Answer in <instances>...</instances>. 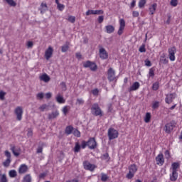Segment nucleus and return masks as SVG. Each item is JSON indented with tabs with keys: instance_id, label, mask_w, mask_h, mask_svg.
<instances>
[{
	"instance_id": "obj_1",
	"label": "nucleus",
	"mask_w": 182,
	"mask_h": 182,
	"mask_svg": "<svg viewBox=\"0 0 182 182\" xmlns=\"http://www.w3.org/2000/svg\"><path fill=\"white\" fill-rule=\"evenodd\" d=\"M129 173L127 174V178L129 180L134 177V174L137 171V166L136 164H132L129 166Z\"/></svg>"
},
{
	"instance_id": "obj_2",
	"label": "nucleus",
	"mask_w": 182,
	"mask_h": 182,
	"mask_svg": "<svg viewBox=\"0 0 182 182\" xmlns=\"http://www.w3.org/2000/svg\"><path fill=\"white\" fill-rule=\"evenodd\" d=\"M91 111L94 116H100V117L103 116V114H102V109H100V107H99V104L97 103L92 105L91 107Z\"/></svg>"
},
{
	"instance_id": "obj_3",
	"label": "nucleus",
	"mask_w": 182,
	"mask_h": 182,
	"mask_svg": "<svg viewBox=\"0 0 182 182\" xmlns=\"http://www.w3.org/2000/svg\"><path fill=\"white\" fill-rule=\"evenodd\" d=\"M108 137L109 140H114V139H117L119 137V132L114 128H109L108 129Z\"/></svg>"
},
{
	"instance_id": "obj_4",
	"label": "nucleus",
	"mask_w": 182,
	"mask_h": 182,
	"mask_svg": "<svg viewBox=\"0 0 182 182\" xmlns=\"http://www.w3.org/2000/svg\"><path fill=\"white\" fill-rule=\"evenodd\" d=\"M176 124H177V123H176V121L174 120H172L169 123H167L165 125L166 133H168V134H170V133L173 132V129H174V127H176Z\"/></svg>"
},
{
	"instance_id": "obj_5",
	"label": "nucleus",
	"mask_w": 182,
	"mask_h": 182,
	"mask_svg": "<svg viewBox=\"0 0 182 182\" xmlns=\"http://www.w3.org/2000/svg\"><path fill=\"white\" fill-rule=\"evenodd\" d=\"M83 67L90 68V70H92V72H96V70H97V65H96V63L90 60H87L83 63Z\"/></svg>"
},
{
	"instance_id": "obj_6",
	"label": "nucleus",
	"mask_w": 182,
	"mask_h": 182,
	"mask_svg": "<svg viewBox=\"0 0 182 182\" xmlns=\"http://www.w3.org/2000/svg\"><path fill=\"white\" fill-rule=\"evenodd\" d=\"M87 143V147L90 150H95V149L97 147V143L96 142V139L95 138H90Z\"/></svg>"
},
{
	"instance_id": "obj_7",
	"label": "nucleus",
	"mask_w": 182,
	"mask_h": 182,
	"mask_svg": "<svg viewBox=\"0 0 182 182\" xmlns=\"http://www.w3.org/2000/svg\"><path fill=\"white\" fill-rule=\"evenodd\" d=\"M176 96H177V94H176V92L166 95L165 102L167 105L173 103V100L176 99Z\"/></svg>"
},
{
	"instance_id": "obj_8",
	"label": "nucleus",
	"mask_w": 182,
	"mask_h": 182,
	"mask_svg": "<svg viewBox=\"0 0 182 182\" xmlns=\"http://www.w3.org/2000/svg\"><path fill=\"white\" fill-rule=\"evenodd\" d=\"M14 113L16 115V119L21 122L22 120V114H23L22 107H17L14 110Z\"/></svg>"
},
{
	"instance_id": "obj_9",
	"label": "nucleus",
	"mask_w": 182,
	"mask_h": 182,
	"mask_svg": "<svg viewBox=\"0 0 182 182\" xmlns=\"http://www.w3.org/2000/svg\"><path fill=\"white\" fill-rule=\"evenodd\" d=\"M83 167L85 170H89V171H95V168H96L95 164H90L88 161H85L83 162Z\"/></svg>"
},
{
	"instance_id": "obj_10",
	"label": "nucleus",
	"mask_w": 182,
	"mask_h": 182,
	"mask_svg": "<svg viewBox=\"0 0 182 182\" xmlns=\"http://www.w3.org/2000/svg\"><path fill=\"white\" fill-rule=\"evenodd\" d=\"M107 79L109 82H113L116 79L115 72L113 68H110L107 71Z\"/></svg>"
},
{
	"instance_id": "obj_11",
	"label": "nucleus",
	"mask_w": 182,
	"mask_h": 182,
	"mask_svg": "<svg viewBox=\"0 0 182 182\" xmlns=\"http://www.w3.org/2000/svg\"><path fill=\"white\" fill-rule=\"evenodd\" d=\"M176 47L168 48V56L171 62H174V60H176Z\"/></svg>"
},
{
	"instance_id": "obj_12",
	"label": "nucleus",
	"mask_w": 182,
	"mask_h": 182,
	"mask_svg": "<svg viewBox=\"0 0 182 182\" xmlns=\"http://www.w3.org/2000/svg\"><path fill=\"white\" fill-rule=\"evenodd\" d=\"M5 156L7 159L3 163V166L4 167H9V165L11 164V152H9V151H5Z\"/></svg>"
},
{
	"instance_id": "obj_13",
	"label": "nucleus",
	"mask_w": 182,
	"mask_h": 182,
	"mask_svg": "<svg viewBox=\"0 0 182 182\" xmlns=\"http://www.w3.org/2000/svg\"><path fill=\"white\" fill-rule=\"evenodd\" d=\"M119 28L118 30V35L120 36L123 33V31H124V27L126 26V21H124V19L121 18L119 20Z\"/></svg>"
},
{
	"instance_id": "obj_14",
	"label": "nucleus",
	"mask_w": 182,
	"mask_h": 182,
	"mask_svg": "<svg viewBox=\"0 0 182 182\" xmlns=\"http://www.w3.org/2000/svg\"><path fill=\"white\" fill-rule=\"evenodd\" d=\"M52 55H53V48L49 46L45 52V58L46 60H49V59L52 58Z\"/></svg>"
},
{
	"instance_id": "obj_15",
	"label": "nucleus",
	"mask_w": 182,
	"mask_h": 182,
	"mask_svg": "<svg viewBox=\"0 0 182 182\" xmlns=\"http://www.w3.org/2000/svg\"><path fill=\"white\" fill-rule=\"evenodd\" d=\"M100 58L101 59H107L109 58V54L107 51L104 48H100Z\"/></svg>"
},
{
	"instance_id": "obj_16",
	"label": "nucleus",
	"mask_w": 182,
	"mask_h": 182,
	"mask_svg": "<svg viewBox=\"0 0 182 182\" xmlns=\"http://www.w3.org/2000/svg\"><path fill=\"white\" fill-rule=\"evenodd\" d=\"M156 161L158 165L163 166V164H164V156L163 154H159L156 157Z\"/></svg>"
},
{
	"instance_id": "obj_17",
	"label": "nucleus",
	"mask_w": 182,
	"mask_h": 182,
	"mask_svg": "<svg viewBox=\"0 0 182 182\" xmlns=\"http://www.w3.org/2000/svg\"><path fill=\"white\" fill-rule=\"evenodd\" d=\"M28 170V166L26 164H22L18 168L19 174H25Z\"/></svg>"
},
{
	"instance_id": "obj_18",
	"label": "nucleus",
	"mask_w": 182,
	"mask_h": 182,
	"mask_svg": "<svg viewBox=\"0 0 182 182\" xmlns=\"http://www.w3.org/2000/svg\"><path fill=\"white\" fill-rule=\"evenodd\" d=\"M140 87V83L139 82H135L129 88V92H133L134 90H137Z\"/></svg>"
},
{
	"instance_id": "obj_19",
	"label": "nucleus",
	"mask_w": 182,
	"mask_h": 182,
	"mask_svg": "<svg viewBox=\"0 0 182 182\" xmlns=\"http://www.w3.org/2000/svg\"><path fill=\"white\" fill-rule=\"evenodd\" d=\"M40 80H42L43 82H45L46 83H48L50 80V77L48 75V74L44 73L41 76H40Z\"/></svg>"
},
{
	"instance_id": "obj_20",
	"label": "nucleus",
	"mask_w": 182,
	"mask_h": 182,
	"mask_svg": "<svg viewBox=\"0 0 182 182\" xmlns=\"http://www.w3.org/2000/svg\"><path fill=\"white\" fill-rule=\"evenodd\" d=\"M178 178V173L177 171H172V173L170 175L171 181H176Z\"/></svg>"
},
{
	"instance_id": "obj_21",
	"label": "nucleus",
	"mask_w": 182,
	"mask_h": 182,
	"mask_svg": "<svg viewBox=\"0 0 182 182\" xmlns=\"http://www.w3.org/2000/svg\"><path fill=\"white\" fill-rule=\"evenodd\" d=\"M70 45V43L69 42H65V43L61 46V52L63 53H65V52H68L69 50V46Z\"/></svg>"
},
{
	"instance_id": "obj_22",
	"label": "nucleus",
	"mask_w": 182,
	"mask_h": 182,
	"mask_svg": "<svg viewBox=\"0 0 182 182\" xmlns=\"http://www.w3.org/2000/svg\"><path fill=\"white\" fill-rule=\"evenodd\" d=\"M73 130L75 129L72 125L66 127L65 130V134H67L68 136H69V134H72V133H73Z\"/></svg>"
},
{
	"instance_id": "obj_23",
	"label": "nucleus",
	"mask_w": 182,
	"mask_h": 182,
	"mask_svg": "<svg viewBox=\"0 0 182 182\" xmlns=\"http://www.w3.org/2000/svg\"><path fill=\"white\" fill-rule=\"evenodd\" d=\"M105 31L107 33H113V32H114V26L112 25L106 26Z\"/></svg>"
},
{
	"instance_id": "obj_24",
	"label": "nucleus",
	"mask_w": 182,
	"mask_h": 182,
	"mask_svg": "<svg viewBox=\"0 0 182 182\" xmlns=\"http://www.w3.org/2000/svg\"><path fill=\"white\" fill-rule=\"evenodd\" d=\"M40 11L41 14H45L48 11V4L46 3H41Z\"/></svg>"
},
{
	"instance_id": "obj_25",
	"label": "nucleus",
	"mask_w": 182,
	"mask_h": 182,
	"mask_svg": "<svg viewBox=\"0 0 182 182\" xmlns=\"http://www.w3.org/2000/svg\"><path fill=\"white\" fill-rule=\"evenodd\" d=\"M57 116H59V112L58 111L53 112L52 113L48 114V119L52 120V119H56Z\"/></svg>"
},
{
	"instance_id": "obj_26",
	"label": "nucleus",
	"mask_w": 182,
	"mask_h": 182,
	"mask_svg": "<svg viewBox=\"0 0 182 182\" xmlns=\"http://www.w3.org/2000/svg\"><path fill=\"white\" fill-rule=\"evenodd\" d=\"M156 9H157V4H154L149 6V12L151 15H154V12H156Z\"/></svg>"
},
{
	"instance_id": "obj_27",
	"label": "nucleus",
	"mask_w": 182,
	"mask_h": 182,
	"mask_svg": "<svg viewBox=\"0 0 182 182\" xmlns=\"http://www.w3.org/2000/svg\"><path fill=\"white\" fill-rule=\"evenodd\" d=\"M151 119V114L150 112H146L144 117L145 123H150Z\"/></svg>"
},
{
	"instance_id": "obj_28",
	"label": "nucleus",
	"mask_w": 182,
	"mask_h": 182,
	"mask_svg": "<svg viewBox=\"0 0 182 182\" xmlns=\"http://www.w3.org/2000/svg\"><path fill=\"white\" fill-rule=\"evenodd\" d=\"M23 182H32L31 174H27L23 177Z\"/></svg>"
},
{
	"instance_id": "obj_29",
	"label": "nucleus",
	"mask_w": 182,
	"mask_h": 182,
	"mask_svg": "<svg viewBox=\"0 0 182 182\" xmlns=\"http://www.w3.org/2000/svg\"><path fill=\"white\" fill-rule=\"evenodd\" d=\"M160 62L163 65H167V63H168V60L166 58V55H161L160 58Z\"/></svg>"
},
{
	"instance_id": "obj_30",
	"label": "nucleus",
	"mask_w": 182,
	"mask_h": 182,
	"mask_svg": "<svg viewBox=\"0 0 182 182\" xmlns=\"http://www.w3.org/2000/svg\"><path fill=\"white\" fill-rule=\"evenodd\" d=\"M172 171H177V168L180 167V164L175 162L172 164Z\"/></svg>"
},
{
	"instance_id": "obj_31",
	"label": "nucleus",
	"mask_w": 182,
	"mask_h": 182,
	"mask_svg": "<svg viewBox=\"0 0 182 182\" xmlns=\"http://www.w3.org/2000/svg\"><path fill=\"white\" fill-rule=\"evenodd\" d=\"M45 146V143H41L37 149L36 153L39 154V153H42V151H43V146Z\"/></svg>"
},
{
	"instance_id": "obj_32",
	"label": "nucleus",
	"mask_w": 182,
	"mask_h": 182,
	"mask_svg": "<svg viewBox=\"0 0 182 182\" xmlns=\"http://www.w3.org/2000/svg\"><path fill=\"white\" fill-rule=\"evenodd\" d=\"M9 174V177H11V178H14L18 176V174L16 173V171L15 170H11Z\"/></svg>"
},
{
	"instance_id": "obj_33",
	"label": "nucleus",
	"mask_w": 182,
	"mask_h": 182,
	"mask_svg": "<svg viewBox=\"0 0 182 182\" xmlns=\"http://www.w3.org/2000/svg\"><path fill=\"white\" fill-rule=\"evenodd\" d=\"M109 180V176L106 173H101V181L106 182Z\"/></svg>"
},
{
	"instance_id": "obj_34",
	"label": "nucleus",
	"mask_w": 182,
	"mask_h": 182,
	"mask_svg": "<svg viewBox=\"0 0 182 182\" xmlns=\"http://www.w3.org/2000/svg\"><path fill=\"white\" fill-rule=\"evenodd\" d=\"M11 150L13 153V154H14V156H16V157H18V156H19V152H18V150L15 149V146H11Z\"/></svg>"
},
{
	"instance_id": "obj_35",
	"label": "nucleus",
	"mask_w": 182,
	"mask_h": 182,
	"mask_svg": "<svg viewBox=\"0 0 182 182\" xmlns=\"http://www.w3.org/2000/svg\"><path fill=\"white\" fill-rule=\"evenodd\" d=\"M56 100L58 103H65V100L63 99V97L60 95L57 96Z\"/></svg>"
},
{
	"instance_id": "obj_36",
	"label": "nucleus",
	"mask_w": 182,
	"mask_h": 182,
	"mask_svg": "<svg viewBox=\"0 0 182 182\" xmlns=\"http://www.w3.org/2000/svg\"><path fill=\"white\" fill-rule=\"evenodd\" d=\"M6 2H7L10 6H16V2H15L14 0H6Z\"/></svg>"
},
{
	"instance_id": "obj_37",
	"label": "nucleus",
	"mask_w": 182,
	"mask_h": 182,
	"mask_svg": "<svg viewBox=\"0 0 182 182\" xmlns=\"http://www.w3.org/2000/svg\"><path fill=\"white\" fill-rule=\"evenodd\" d=\"M48 107H49V105L43 104L39 107V110H41V112H45V109H48Z\"/></svg>"
},
{
	"instance_id": "obj_38",
	"label": "nucleus",
	"mask_w": 182,
	"mask_h": 182,
	"mask_svg": "<svg viewBox=\"0 0 182 182\" xmlns=\"http://www.w3.org/2000/svg\"><path fill=\"white\" fill-rule=\"evenodd\" d=\"M159 82H156L152 85L153 90H159Z\"/></svg>"
},
{
	"instance_id": "obj_39",
	"label": "nucleus",
	"mask_w": 182,
	"mask_h": 182,
	"mask_svg": "<svg viewBox=\"0 0 182 182\" xmlns=\"http://www.w3.org/2000/svg\"><path fill=\"white\" fill-rule=\"evenodd\" d=\"M74 151L75 153H79V151H80V145H79L78 143L75 144Z\"/></svg>"
},
{
	"instance_id": "obj_40",
	"label": "nucleus",
	"mask_w": 182,
	"mask_h": 182,
	"mask_svg": "<svg viewBox=\"0 0 182 182\" xmlns=\"http://www.w3.org/2000/svg\"><path fill=\"white\" fill-rule=\"evenodd\" d=\"M105 11L103 10H94V15H103Z\"/></svg>"
},
{
	"instance_id": "obj_41",
	"label": "nucleus",
	"mask_w": 182,
	"mask_h": 182,
	"mask_svg": "<svg viewBox=\"0 0 182 182\" xmlns=\"http://www.w3.org/2000/svg\"><path fill=\"white\" fill-rule=\"evenodd\" d=\"M73 134L75 136V137H80V132L77 129H74L73 131Z\"/></svg>"
},
{
	"instance_id": "obj_42",
	"label": "nucleus",
	"mask_w": 182,
	"mask_h": 182,
	"mask_svg": "<svg viewBox=\"0 0 182 182\" xmlns=\"http://www.w3.org/2000/svg\"><path fill=\"white\" fill-rule=\"evenodd\" d=\"M0 182H8V179L6 178V175L3 174L0 178Z\"/></svg>"
},
{
	"instance_id": "obj_43",
	"label": "nucleus",
	"mask_w": 182,
	"mask_h": 182,
	"mask_svg": "<svg viewBox=\"0 0 182 182\" xmlns=\"http://www.w3.org/2000/svg\"><path fill=\"white\" fill-rule=\"evenodd\" d=\"M160 106V102L159 101H156L153 105H152V109H158V107Z\"/></svg>"
},
{
	"instance_id": "obj_44",
	"label": "nucleus",
	"mask_w": 182,
	"mask_h": 182,
	"mask_svg": "<svg viewBox=\"0 0 182 182\" xmlns=\"http://www.w3.org/2000/svg\"><path fill=\"white\" fill-rule=\"evenodd\" d=\"M68 21H69V22H71V23H75V22L76 21V17L70 16L68 17Z\"/></svg>"
},
{
	"instance_id": "obj_45",
	"label": "nucleus",
	"mask_w": 182,
	"mask_h": 182,
	"mask_svg": "<svg viewBox=\"0 0 182 182\" xmlns=\"http://www.w3.org/2000/svg\"><path fill=\"white\" fill-rule=\"evenodd\" d=\"M146 5V0H140L139 2V8H143Z\"/></svg>"
},
{
	"instance_id": "obj_46",
	"label": "nucleus",
	"mask_w": 182,
	"mask_h": 182,
	"mask_svg": "<svg viewBox=\"0 0 182 182\" xmlns=\"http://www.w3.org/2000/svg\"><path fill=\"white\" fill-rule=\"evenodd\" d=\"M149 77H154V68H151L149 73Z\"/></svg>"
},
{
	"instance_id": "obj_47",
	"label": "nucleus",
	"mask_w": 182,
	"mask_h": 182,
	"mask_svg": "<svg viewBox=\"0 0 182 182\" xmlns=\"http://www.w3.org/2000/svg\"><path fill=\"white\" fill-rule=\"evenodd\" d=\"M102 159L104 160H107V161H109V160H110V157H109V154L108 153H105L102 155Z\"/></svg>"
},
{
	"instance_id": "obj_48",
	"label": "nucleus",
	"mask_w": 182,
	"mask_h": 182,
	"mask_svg": "<svg viewBox=\"0 0 182 182\" xmlns=\"http://www.w3.org/2000/svg\"><path fill=\"white\" fill-rule=\"evenodd\" d=\"M5 95H6V92H5L4 91H0V100H4Z\"/></svg>"
},
{
	"instance_id": "obj_49",
	"label": "nucleus",
	"mask_w": 182,
	"mask_h": 182,
	"mask_svg": "<svg viewBox=\"0 0 182 182\" xmlns=\"http://www.w3.org/2000/svg\"><path fill=\"white\" fill-rule=\"evenodd\" d=\"M68 108H69V107H68V106H65L63 108V113L65 114V116H66V114H68V112H69Z\"/></svg>"
},
{
	"instance_id": "obj_50",
	"label": "nucleus",
	"mask_w": 182,
	"mask_h": 182,
	"mask_svg": "<svg viewBox=\"0 0 182 182\" xmlns=\"http://www.w3.org/2000/svg\"><path fill=\"white\" fill-rule=\"evenodd\" d=\"M108 109L107 112L108 113H112V112H113V106L112 105V104H108L107 105Z\"/></svg>"
},
{
	"instance_id": "obj_51",
	"label": "nucleus",
	"mask_w": 182,
	"mask_h": 182,
	"mask_svg": "<svg viewBox=\"0 0 182 182\" xmlns=\"http://www.w3.org/2000/svg\"><path fill=\"white\" fill-rule=\"evenodd\" d=\"M139 52H141V53H143V52H146V46L145 45H142L140 46L139 49Z\"/></svg>"
},
{
	"instance_id": "obj_52",
	"label": "nucleus",
	"mask_w": 182,
	"mask_h": 182,
	"mask_svg": "<svg viewBox=\"0 0 182 182\" xmlns=\"http://www.w3.org/2000/svg\"><path fill=\"white\" fill-rule=\"evenodd\" d=\"M85 15L87 16H89V15H95V10H88L86 13Z\"/></svg>"
},
{
	"instance_id": "obj_53",
	"label": "nucleus",
	"mask_w": 182,
	"mask_h": 182,
	"mask_svg": "<svg viewBox=\"0 0 182 182\" xmlns=\"http://www.w3.org/2000/svg\"><path fill=\"white\" fill-rule=\"evenodd\" d=\"M98 23H102L103 22V21H105V16H100L98 17Z\"/></svg>"
},
{
	"instance_id": "obj_54",
	"label": "nucleus",
	"mask_w": 182,
	"mask_h": 182,
	"mask_svg": "<svg viewBox=\"0 0 182 182\" xmlns=\"http://www.w3.org/2000/svg\"><path fill=\"white\" fill-rule=\"evenodd\" d=\"M87 146V141H82V143H81L82 149H86Z\"/></svg>"
},
{
	"instance_id": "obj_55",
	"label": "nucleus",
	"mask_w": 182,
	"mask_h": 182,
	"mask_svg": "<svg viewBox=\"0 0 182 182\" xmlns=\"http://www.w3.org/2000/svg\"><path fill=\"white\" fill-rule=\"evenodd\" d=\"M60 86H61L63 90H64V91L66 90V89H67V88H66V82H62L60 83Z\"/></svg>"
},
{
	"instance_id": "obj_56",
	"label": "nucleus",
	"mask_w": 182,
	"mask_h": 182,
	"mask_svg": "<svg viewBox=\"0 0 182 182\" xmlns=\"http://www.w3.org/2000/svg\"><path fill=\"white\" fill-rule=\"evenodd\" d=\"M58 8L59 11H63L65 9V5L58 4Z\"/></svg>"
},
{
	"instance_id": "obj_57",
	"label": "nucleus",
	"mask_w": 182,
	"mask_h": 182,
	"mask_svg": "<svg viewBox=\"0 0 182 182\" xmlns=\"http://www.w3.org/2000/svg\"><path fill=\"white\" fill-rule=\"evenodd\" d=\"M167 16H168V19L166 21V23H167V25H170V21H171V15L168 14Z\"/></svg>"
},
{
	"instance_id": "obj_58",
	"label": "nucleus",
	"mask_w": 182,
	"mask_h": 182,
	"mask_svg": "<svg viewBox=\"0 0 182 182\" xmlns=\"http://www.w3.org/2000/svg\"><path fill=\"white\" fill-rule=\"evenodd\" d=\"M165 157L166 159H170V151L168 150L165 151Z\"/></svg>"
},
{
	"instance_id": "obj_59",
	"label": "nucleus",
	"mask_w": 182,
	"mask_h": 182,
	"mask_svg": "<svg viewBox=\"0 0 182 182\" xmlns=\"http://www.w3.org/2000/svg\"><path fill=\"white\" fill-rule=\"evenodd\" d=\"M83 103H85V101L82 99H77V105H83Z\"/></svg>"
},
{
	"instance_id": "obj_60",
	"label": "nucleus",
	"mask_w": 182,
	"mask_h": 182,
	"mask_svg": "<svg viewBox=\"0 0 182 182\" xmlns=\"http://www.w3.org/2000/svg\"><path fill=\"white\" fill-rule=\"evenodd\" d=\"M171 5L172 6H176L177 5V0H171Z\"/></svg>"
},
{
	"instance_id": "obj_61",
	"label": "nucleus",
	"mask_w": 182,
	"mask_h": 182,
	"mask_svg": "<svg viewBox=\"0 0 182 182\" xmlns=\"http://www.w3.org/2000/svg\"><path fill=\"white\" fill-rule=\"evenodd\" d=\"M37 98L38 99H43V92H40L38 94H37Z\"/></svg>"
},
{
	"instance_id": "obj_62",
	"label": "nucleus",
	"mask_w": 182,
	"mask_h": 182,
	"mask_svg": "<svg viewBox=\"0 0 182 182\" xmlns=\"http://www.w3.org/2000/svg\"><path fill=\"white\" fill-rule=\"evenodd\" d=\"M75 56L77 59H79V60L82 59V54L80 53H76Z\"/></svg>"
},
{
	"instance_id": "obj_63",
	"label": "nucleus",
	"mask_w": 182,
	"mask_h": 182,
	"mask_svg": "<svg viewBox=\"0 0 182 182\" xmlns=\"http://www.w3.org/2000/svg\"><path fill=\"white\" fill-rule=\"evenodd\" d=\"M145 65H146V66H151V62L149 60H146Z\"/></svg>"
},
{
	"instance_id": "obj_64",
	"label": "nucleus",
	"mask_w": 182,
	"mask_h": 182,
	"mask_svg": "<svg viewBox=\"0 0 182 182\" xmlns=\"http://www.w3.org/2000/svg\"><path fill=\"white\" fill-rule=\"evenodd\" d=\"M65 182H79V180L75 178V179L66 181Z\"/></svg>"
}]
</instances>
